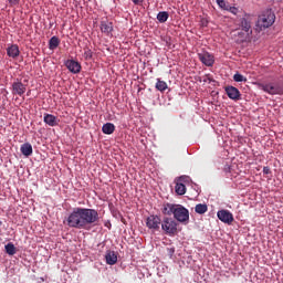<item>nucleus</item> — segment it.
Returning a JSON list of instances; mask_svg holds the SVG:
<instances>
[{"label": "nucleus", "instance_id": "1", "mask_svg": "<svg viewBox=\"0 0 283 283\" xmlns=\"http://www.w3.org/2000/svg\"><path fill=\"white\" fill-rule=\"evenodd\" d=\"M99 220L96 209L75 207L64 220V224L70 229H90V227H96Z\"/></svg>", "mask_w": 283, "mask_h": 283}, {"label": "nucleus", "instance_id": "2", "mask_svg": "<svg viewBox=\"0 0 283 283\" xmlns=\"http://www.w3.org/2000/svg\"><path fill=\"white\" fill-rule=\"evenodd\" d=\"M273 23H275V13L271 10H266L259 17L256 28L260 30H266V28H271Z\"/></svg>", "mask_w": 283, "mask_h": 283}, {"label": "nucleus", "instance_id": "3", "mask_svg": "<svg viewBox=\"0 0 283 283\" xmlns=\"http://www.w3.org/2000/svg\"><path fill=\"white\" fill-rule=\"evenodd\" d=\"M161 230L166 233V235L174 238V235L178 233V222L169 217H166L161 222Z\"/></svg>", "mask_w": 283, "mask_h": 283}, {"label": "nucleus", "instance_id": "4", "mask_svg": "<svg viewBox=\"0 0 283 283\" xmlns=\"http://www.w3.org/2000/svg\"><path fill=\"white\" fill-rule=\"evenodd\" d=\"M172 216L175 220H177V222H181V224H187L189 222V210L182 205H177Z\"/></svg>", "mask_w": 283, "mask_h": 283}, {"label": "nucleus", "instance_id": "5", "mask_svg": "<svg viewBox=\"0 0 283 283\" xmlns=\"http://www.w3.org/2000/svg\"><path fill=\"white\" fill-rule=\"evenodd\" d=\"M175 191L177 196H185L187 193V186H185V182H189V177L181 176L175 180Z\"/></svg>", "mask_w": 283, "mask_h": 283}, {"label": "nucleus", "instance_id": "6", "mask_svg": "<svg viewBox=\"0 0 283 283\" xmlns=\"http://www.w3.org/2000/svg\"><path fill=\"white\" fill-rule=\"evenodd\" d=\"M241 30H242V41H247L253 34V30L251 29V21L247 18L241 19Z\"/></svg>", "mask_w": 283, "mask_h": 283}, {"label": "nucleus", "instance_id": "7", "mask_svg": "<svg viewBox=\"0 0 283 283\" xmlns=\"http://www.w3.org/2000/svg\"><path fill=\"white\" fill-rule=\"evenodd\" d=\"M11 92L13 96H23V94L28 92V86L23 84L21 81L17 80L12 83Z\"/></svg>", "mask_w": 283, "mask_h": 283}, {"label": "nucleus", "instance_id": "8", "mask_svg": "<svg viewBox=\"0 0 283 283\" xmlns=\"http://www.w3.org/2000/svg\"><path fill=\"white\" fill-rule=\"evenodd\" d=\"M161 223L163 220L160 219V217L156 214H151L146 219V227H148L153 231H158L160 229Z\"/></svg>", "mask_w": 283, "mask_h": 283}, {"label": "nucleus", "instance_id": "9", "mask_svg": "<svg viewBox=\"0 0 283 283\" xmlns=\"http://www.w3.org/2000/svg\"><path fill=\"white\" fill-rule=\"evenodd\" d=\"M198 59L207 67H213V63H216V60L213 59V55H211V53H209L207 51L198 53Z\"/></svg>", "mask_w": 283, "mask_h": 283}, {"label": "nucleus", "instance_id": "10", "mask_svg": "<svg viewBox=\"0 0 283 283\" xmlns=\"http://www.w3.org/2000/svg\"><path fill=\"white\" fill-rule=\"evenodd\" d=\"M262 90L263 92H266V94H271V95H282L283 94V90L281 88L280 85L274 84V83H268L262 85Z\"/></svg>", "mask_w": 283, "mask_h": 283}, {"label": "nucleus", "instance_id": "11", "mask_svg": "<svg viewBox=\"0 0 283 283\" xmlns=\"http://www.w3.org/2000/svg\"><path fill=\"white\" fill-rule=\"evenodd\" d=\"M217 217L221 222H224V224H231V222H233V213L229 210H219Z\"/></svg>", "mask_w": 283, "mask_h": 283}, {"label": "nucleus", "instance_id": "12", "mask_svg": "<svg viewBox=\"0 0 283 283\" xmlns=\"http://www.w3.org/2000/svg\"><path fill=\"white\" fill-rule=\"evenodd\" d=\"M226 94L231 101H240V90L235 88V86H226Z\"/></svg>", "mask_w": 283, "mask_h": 283}, {"label": "nucleus", "instance_id": "13", "mask_svg": "<svg viewBox=\"0 0 283 283\" xmlns=\"http://www.w3.org/2000/svg\"><path fill=\"white\" fill-rule=\"evenodd\" d=\"M65 66L69 71L72 72V74H80L81 73V63L74 60H67L65 62Z\"/></svg>", "mask_w": 283, "mask_h": 283}, {"label": "nucleus", "instance_id": "14", "mask_svg": "<svg viewBox=\"0 0 283 283\" xmlns=\"http://www.w3.org/2000/svg\"><path fill=\"white\" fill-rule=\"evenodd\" d=\"M99 28L101 32H103V34H106L107 36H109L111 32H114V23L107 20H103L99 24Z\"/></svg>", "mask_w": 283, "mask_h": 283}, {"label": "nucleus", "instance_id": "15", "mask_svg": "<svg viewBox=\"0 0 283 283\" xmlns=\"http://www.w3.org/2000/svg\"><path fill=\"white\" fill-rule=\"evenodd\" d=\"M7 54L10 56V59H17L19 54H21V51L19 50V45L12 44L7 49Z\"/></svg>", "mask_w": 283, "mask_h": 283}, {"label": "nucleus", "instance_id": "16", "mask_svg": "<svg viewBox=\"0 0 283 283\" xmlns=\"http://www.w3.org/2000/svg\"><path fill=\"white\" fill-rule=\"evenodd\" d=\"M44 123L50 127H56L59 125V118L52 114H44Z\"/></svg>", "mask_w": 283, "mask_h": 283}, {"label": "nucleus", "instance_id": "17", "mask_svg": "<svg viewBox=\"0 0 283 283\" xmlns=\"http://www.w3.org/2000/svg\"><path fill=\"white\" fill-rule=\"evenodd\" d=\"M177 206L176 203H164L161 212L164 216H174Z\"/></svg>", "mask_w": 283, "mask_h": 283}, {"label": "nucleus", "instance_id": "18", "mask_svg": "<svg viewBox=\"0 0 283 283\" xmlns=\"http://www.w3.org/2000/svg\"><path fill=\"white\" fill-rule=\"evenodd\" d=\"M20 151L22 156H25L27 158L28 156H32V144L30 143L22 144L20 147Z\"/></svg>", "mask_w": 283, "mask_h": 283}, {"label": "nucleus", "instance_id": "19", "mask_svg": "<svg viewBox=\"0 0 283 283\" xmlns=\"http://www.w3.org/2000/svg\"><path fill=\"white\" fill-rule=\"evenodd\" d=\"M105 258H106V263H108L111 266L116 264V262H118V256L114 251H108Z\"/></svg>", "mask_w": 283, "mask_h": 283}, {"label": "nucleus", "instance_id": "20", "mask_svg": "<svg viewBox=\"0 0 283 283\" xmlns=\"http://www.w3.org/2000/svg\"><path fill=\"white\" fill-rule=\"evenodd\" d=\"M103 134L111 135L113 132H116V126L113 123H106L102 127Z\"/></svg>", "mask_w": 283, "mask_h": 283}, {"label": "nucleus", "instance_id": "21", "mask_svg": "<svg viewBox=\"0 0 283 283\" xmlns=\"http://www.w3.org/2000/svg\"><path fill=\"white\" fill-rule=\"evenodd\" d=\"M61 45V40L56 35L52 36L49 41V49L56 50Z\"/></svg>", "mask_w": 283, "mask_h": 283}, {"label": "nucleus", "instance_id": "22", "mask_svg": "<svg viewBox=\"0 0 283 283\" xmlns=\"http://www.w3.org/2000/svg\"><path fill=\"white\" fill-rule=\"evenodd\" d=\"M4 251L8 255H14L17 253V247H14V243L10 242L4 245Z\"/></svg>", "mask_w": 283, "mask_h": 283}, {"label": "nucleus", "instance_id": "23", "mask_svg": "<svg viewBox=\"0 0 283 283\" xmlns=\"http://www.w3.org/2000/svg\"><path fill=\"white\" fill-rule=\"evenodd\" d=\"M168 19H169V13L167 11H160L157 14V21H159V23H167Z\"/></svg>", "mask_w": 283, "mask_h": 283}, {"label": "nucleus", "instance_id": "24", "mask_svg": "<svg viewBox=\"0 0 283 283\" xmlns=\"http://www.w3.org/2000/svg\"><path fill=\"white\" fill-rule=\"evenodd\" d=\"M155 87L158 92H165L169 86L167 85V82L158 78Z\"/></svg>", "mask_w": 283, "mask_h": 283}, {"label": "nucleus", "instance_id": "25", "mask_svg": "<svg viewBox=\"0 0 283 283\" xmlns=\"http://www.w3.org/2000/svg\"><path fill=\"white\" fill-rule=\"evenodd\" d=\"M195 211L196 213H199L200 216H202L203 213H207L208 207L206 203H199L195 207Z\"/></svg>", "mask_w": 283, "mask_h": 283}, {"label": "nucleus", "instance_id": "26", "mask_svg": "<svg viewBox=\"0 0 283 283\" xmlns=\"http://www.w3.org/2000/svg\"><path fill=\"white\" fill-rule=\"evenodd\" d=\"M233 81H235V83H247V77L240 73H237L233 75Z\"/></svg>", "mask_w": 283, "mask_h": 283}, {"label": "nucleus", "instance_id": "27", "mask_svg": "<svg viewBox=\"0 0 283 283\" xmlns=\"http://www.w3.org/2000/svg\"><path fill=\"white\" fill-rule=\"evenodd\" d=\"M217 3L222 10H229L230 8V4L224 0H217Z\"/></svg>", "mask_w": 283, "mask_h": 283}, {"label": "nucleus", "instance_id": "28", "mask_svg": "<svg viewBox=\"0 0 283 283\" xmlns=\"http://www.w3.org/2000/svg\"><path fill=\"white\" fill-rule=\"evenodd\" d=\"M92 56H93L92 50H90V49L85 50L84 59H86V61H87V60L92 59Z\"/></svg>", "mask_w": 283, "mask_h": 283}, {"label": "nucleus", "instance_id": "29", "mask_svg": "<svg viewBox=\"0 0 283 283\" xmlns=\"http://www.w3.org/2000/svg\"><path fill=\"white\" fill-rule=\"evenodd\" d=\"M7 1H9V4L12 7V6H19V2L21 0H7Z\"/></svg>", "mask_w": 283, "mask_h": 283}, {"label": "nucleus", "instance_id": "30", "mask_svg": "<svg viewBox=\"0 0 283 283\" xmlns=\"http://www.w3.org/2000/svg\"><path fill=\"white\" fill-rule=\"evenodd\" d=\"M242 34H244V31H238L239 41L241 43H244V41H247V40H242Z\"/></svg>", "mask_w": 283, "mask_h": 283}, {"label": "nucleus", "instance_id": "31", "mask_svg": "<svg viewBox=\"0 0 283 283\" xmlns=\"http://www.w3.org/2000/svg\"><path fill=\"white\" fill-rule=\"evenodd\" d=\"M211 81H213V78H211V76H209V75H206L203 77V83H211Z\"/></svg>", "mask_w": 283, "mask_h": 283}, {"label": "nucleus", "instance_id": "32", "mask_svg": "<svg viewBox=\"0 0 283 283\" xmlns=\"http://www.w3.org/2000/svg\"><path fill=\"white\" fill-rule=\"evenodd\" d=\"M228 10H230L232 14H238V8L235 7H230Z\"/></svg>", "mask_w": 283, "mask_h": 283}, {"label": "nucleus", "instance_id": "33", "mask_svg": "<svg viewBox=\"0 0 283 283\" xmlns=\"http://www.w3.org/2000/svg\"><path fill=\"white\" fill-rule=\"evenodd\" d=\"M263 174H265V175L271 174V168L264 167V168H263Z\"/></svg>", "mask_w": 283, "mask_h": 283}, {"label": "nucleus", "instance_id": "34", "mask_svg": "<svg viewBox=\"0 0 283 283\" xmlns=\"http://www.w3.org/2000/svg\"><path fill=\"white\" fill-rule=\"evenodd\" d=\"M135 6H140L145 0H132Z\"/></svg>", "mask_w": 283, "mask_h": 283}, {"label": "nucleus", "instance_id": "35", "mask_svg": "<svg viewBox=\"0 0 283 283\" xmlns=\"http://www.w3.org/2000/svg\"><path fill=\"white\" fill-rule=\"evenodd\" d=\"M168 251H169L170 255H174V253L176 252L175 249H169Z\"/></svg>", "mask_w": 283, "mask_h": 283}, {"label": "nucleus", "instance_id": "36", "mask_svg": "<svg viewBox=\"0 0 283 283\" xmlns=\"http://www.w3.org/2000/svg\"><path fill=\"white\" fill-rule=\"evenodd\" d=\"M1 224H3V222H2V221H0V227H1Z\"/></svg>", "mask_w": 283, "mask_h": 283}, {"label": "nucleus", "instance_id": "37", "mask_svg": "<svg viewBox=\"0 0 283 283\" xmlns=\"http://www.w3.org/2000/svg\"><path fill=\"white\" fill-rule=\"evenodd\" d=\"M279 1H281V2H282L283 0H279Z\"/></svg>", "mask_w": 283, "mask_h": 283}]
</instances>
